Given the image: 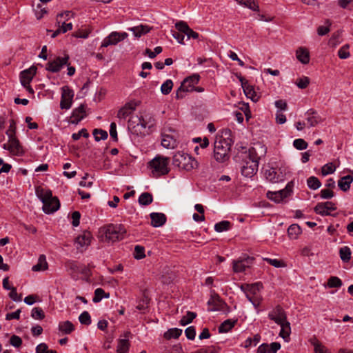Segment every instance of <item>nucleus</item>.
Segmentation results:
<instances>
[{"mask_svg":"<svg viewBox=\"0 0 353 353\" xmlns=\"http://www.w3.org/2000/svg\"><path fill=\"white\" fill-rule=\"evenodd\" d=\"M110 294L105 293V291L102 288H97L94 291V296L92 299V301L94 303H99L101 301V299L105 298H109Z\"/></svg>","mask_w":353,"mask_h":353,"instance_id":"obj_42","label":"nucleus"},{"mask_svg":"<svg viewBox=\"0 0 353 353\" xmlns=\"http://www.w3.org/2000/svg\"><path fill=\"white\" fill-rule=\"evenodd\" d=\"M161 145L165 148H174L176 145V140L170 135H162Z\"/></svg>","mask_w":353,"mask_h":353,"instance_id":"obj_35","label":"nucleus"},{"mask_svg":"<svg viewBox=\"0 0 353 353\" xmlns=\"http://www.w3.org/2000/svg\"><path fill=\"white\" fill-rule=\"evenodd\" d=\"M296 59L303 64L310 62V52L304 47H299L296 51Z\"/></svg>","mask_w":353,"mask_h":353,"instance_id":"obj_29","label":"nucleus"},{"mask_svg":"<svg viewBox=\"0 0 353 353\" xmlns=\"http://www.w3.org/2000/svg\"><path fill=\"white\" fill-rule=\"evenodd\" d=\"M336 210L335 203L331 201L319 203L314 208V212L322 216H327L330 214L331 211Z\"/></svg>","mask_w":353,"mask_h":353,"instance_id":"obj_17","label":"nucleus"},{"mask_svg":"<svg viewBox=\"0 0 353 353\" xmlns=\"http://www.w3.org/2000/svg\"><path fill=\"white\" fill-rule=\"evenodd\" d=\"M92 239V234L89 231L85 230L76 237L74 245L77 250H81L82 252L90 245Z\"/></svg>","mask_w":353,"mask_h":353,"instance_id":"obj_13","label":"nucleus"},{"mask_svg":"<svg viewBox=\"0 0 353 353\" xmlns=\"http://www.w3.org/2000/svg\"><path fill=\"white\" fill-rule=\"evenodd\" d=\"M74 330V326L70 321H62L59 323V330L64 334H69Z\"/></svg>","mask_w":353,"mask_h":353,"instance_id":"obj_34","label":"nucleus"},{"mask_svg":"<svg viewBox=\"0 0 353 353\" xmlns=\"http://www.w3.org/2000/svg\"><path fill=\"white\" fill-rule=\"evenodd\" d=\"M61 99L60 107L61 109H69L72 105L74 92L68 86H63L61 88Z\"/></svg>","mask_w":353,"mask_h":353,"instance_id":"obj_14","label":"nucleus"},{"mask_svg":"<svg viewBox=\"0 0 353 353\" xmlns=\"http://www.w3.org/2000/svg\"><path fill=\"white\" fill-rule=\"evenodd\" d=\"M236 323V320L232 321L231 319H227L224 321L218 327L219 333H225L229 332L234 326Z\"/></svg>","mask_w":353,"mask_h":353,"instance_id":"obj_36","label":"nucleus"},{"mask_svg":"<svg viewBox=\"0 0 353 353\" xmlns=\"http://www.w3.org/2000/svg\"><path fill=\"white\" fill-rule=\"evenodd\" d=\"M210 307L209 310L216 311L221 309V306L224 304L219 296L216 294L211 295L210 299L208 301Z\"/></svg>","mask_w":353,"mask_h":353,"instance_id":"obj_28","label":"nucleus"},{"mask_svg":"<svg viewBox=\"0 0 353 353\" xmlns=\"http://www.w3.org/2000/svg\"><path fill=\"white\" fill-rule=\"evenodd\" d=\"M301 233V229L297 224H292L288 229V234L291 239H296Z\"/></svg>","mask_w":353,"mask_h":353,"instance_id":"obj_37","label":"nucleus"},{"mask_svg":"<svg viewBox=\"0 0 353 353\" xmlns=\"http://www.w3.org/2000/svg\"><path fill=\"white\" fill-rule=\"evenodd\" d=\"M125 233V228L121 224H109L99 229L101 240L105 242L114 243L122 240Z\"/></svg>","mask_w":353,"mask_h":353,"instance_id":"obj_2","label":"nucleus"},{"mask_svg":"<svg viewBox=\"0 0 353 353\" xmlns=\"http://www.w3.org/2000/svg\"><path fill=\"white\" fill-rule=\"evenodd\" d=\"M37 353H57L55 350H49L46 343H40L36 347Z\"/></svg>","mask_w":353,"mask_h":353,"instance_id":"obj_57","label":"nucleus"},{"mask_svg":"<svg viewBox=\"0 0 353 353\" xmlns=\"http://www.w3.org/2000/svg\"><path fill=\"white\" fill-rule=\"evenodd\" d=\"M353 177L350 175H346L338 181V185L341 190L346 192L350 189Z\"/></svg>","mask_w":353,"mask_h":353,"instance_id":"obj_33","label":"nucleus"},{"mask_svg":"<svg viewBox=\"0 0 353 353\" xmlns=\"http://www.w3.org/2000/svg\"><path fill=\"white\" fill-rule=\"evenodd\" d=\"M336 167L333 163H328L322 167L321 173L323 176H326L327 174L334 173Z\"/></svg>","mask_w":353,"mask_h":353,"instance_id":"obj_49","label":"nucleus"},{"mask_svg":"<svg viewBox=\"0 0 353 353\" xmlns=\"http://www.w3.org/2000/svg\"><path fill=\"white\" fill-rule=\"evenodd\" d=\"M182 334V330L178 328H172L168 330L164 334L165 338L167 339H177Z\"/></svg>","mask_w":353,"mask_h":353,"instance_id":"obj_44","label":"nucleus"},{"mask_svg":"<svg viewBox=\"0 0 353 353\" xmlns=\"http://www.w3.org/2000/svg\"><path fill=\"white\" fill-rule=\"evenodd\" d=\"M196 316V314L193 312H188L186 315L183 316L181 321L180 323L181 325H186L189 323H190L194 319H195Z\"/></svg>","mask_w":353,"mask_h":353,"instance_id":"obj_46","label":"nucleus"},{"mask_svg":"<svg viewBox=\"0 0 353 353\" xmlns=\"http://www.w3.org/2000/svg\"><path fill=\"white\" fill-rule=\"evenodd\" d=\"M351 250L349 247L344 246L340 248L339 255L343 262H348L351 258Z\"/></svg>","mask_w":353,"mask_h":353,"instance_id":"obj_41","label":"nucleus"},{"mask_svg":"<svg viewBox=\"0 0 353 353\" xmlns=\"http://www.w3.org/2000/svg\"><path fill=\"white\" fill-rule=\"evenodd\" d=\"M69 56L58 57L46 64V69L51 72H58L65 65H68Z\"/></svg>","mask_w":353,"mask_h":353,"instance_id":"obj_12","label":"nucleus"},{"mask_svg":"<svg viewBox=\"0 0 353 353\" xmlns=\"http://www.w3.org/2000/svg\"><path fill=\"white\" fill-rule=\"evenodd\" d=\"M126 32H112L102 41L101 48H107L109 46L117 45L128 37Z\"/></svg>","mask_w":353,"mask_h":353,"instance_id":"obj_11","label":"nucleus"},{"mask_svg":"<svg viewBox=\"0 0 353 353\" xmlns=\"http://www.w3.org/2000/svg\"><path fill=\"white\" fill-rule=\"evenodd\" d=\"M138 103L132 101L125 104L117 112V117L119 119H125L130 115L137 108Z\"/></svg>","mask_w":353,"mask_h":353,"instance_id":"obj_23","label":"nucleus"},{"mask_svg":"<svg viewBox=\"0 0 353 353\" xmlns=\"http://www.w3.org/2000/svg\"><path fill=\"white\" fill-rule=\"evenodd\" d=\"M73 14L70 11H65L64 12H61L57 14V22L59 24L62 22L61 19L63 18L64 21H68L70 16H72Z\"/></svg>","mask_w":353,"mask_h":353,"instance_id":"obj_61","label":"nucleus"},{"mask_svg":"<svg viewBox=\"0 0 353 353\" xmlns=\"http://www.w3.org/2000/svg\"><path fill=\"white\" fill-rule=\"evenodd\" d=\"M310 84V79L307 77L298 79L296 85L301 89L306 88Z\"/></svg>","mask_w":353,"mask_h":353,"instance_id":"obj_58","label":"nucleus"},{"mask_svg":"<svg viewBox=\"0 0 353 353\" xmlns=\"http://www.w3.org/2000/svg\"><path fill=\"white\" fill-rule=\"evenodd\" d=\"M239 4L244 6L245 7L253 10L259 11V6L255 0H235Z\"/></svg>","mask_w":353,"mask_h":353,"instance_id":"obj_38","label":"nucleus"},{"mask_svg":"<svg viewBox=\"0 0 353 353\" xmlns=\"http://www.w3.org/2000/svg\"><path fill=\"white\" fill-rule=\"evenodd\" d=\"M294 187L293 181L289 182L285 188L283 190L276 192L268 191L267 192V197L274 201L276 203L281 202L285 198L288 197L292 192V189Z\"/></svg>","mask_w":353,"mask_h":353,"instance_id":"obj_8","label":"nucleus"},{"mask_svg":"<svg viewBox=\"0 0 353 353\" xmlns=\"http://www.w3.org/2000/svg\"><path fill=\"white\" fill-rule=\"evenodd\" d=\"M162 52V48L160 46H157L154 48V51H152L150 49L147 48L145 50V54L148 55L150 59H154L157 54H160Z\"/></svg>","mask_w":353,"mask_h":353,"instance_id":"obj_63","label":"nucleus"},{"mask_svg":"<svg viewBox=\"0 0 353 353\" xmlns=\"http://www.w3.org/2000/svg\"><path fill=\"white\" fill-rule=\"evenodd\" d=\"M175 27L179 32L185 34L188 39L192 38L196 39L199 37V34L192 30L188 23L183 21L176 22Z\"/></svg>","mask_w":353,"mask_h":353,"instance_id":"obj_21","label":"nucleus"},{"mask_svg":"<svg viewBox=\"0 0 353 353\" xmlns=\"http://www.w3.org/2000/svg\"><path fill=\"white\" fill-rule=\"evenodd\" d=\"M173 165L180 170L190 171L197 168L199 163L194 157L188 154L178 152L173 157Z\"/></svg>","mask_w":353,"mask_h":353,"instance_id":"obj_5","label":"nucleus"},{"mask_svg":"<svg viewBox=\"0 0 353 353\" xmlns=\"http://www.w3.org/2000/svg\"><path fill=\"white\" fill-rule=\"evenodd\" d=\"M15 134H16V122L14 121V119H11L10 121V126H9L8 130L6 131V134L8 135V137H16Z\"/></svg>","mask_w":353,"mask_h":353,"instance_id":"obj_60","label":"nucleus"},{"mask_svg":"<svg viewBox=\"0 0 353 353\" xmlns=\"http://www.w3.org/2000/svg\"><path fill=\"white\" fill-rule=\"evenodd\" d=\"M145 256V248L141 245H136L134 248V257L136 259H142Z\"/></svg>","mask_w":353,"mask_h":353,"instance_id":"obj_53","label":"nucleus"},{"mask_svg":"<svg viewBox=\"0 0 353 353\" xmlns=\"http://www.w3.org/2000/svg\"><path fill=\"white\" fill-rule=\"evenodd\" d=\"M281 326L279 336L282 337L285 341L288 342L290 340V335L291 333L290 323L288 321L279 324Z\"/></svg>","mask_w":353,"mask_h":353,"instance_id":"obj_31","label":"nucleus"},{"mask_svg":"<svg viewBox=\"0 0 353 353\" xmlns=\"http://www.w3.org/2000/svg\"><path fill=\"white\" fill-rule=\"evenodd\" d=\"M93 135L97 141H99L100 140H105L108 138V132L105 130L101 129L94 130Z\"/></svg>","mask_w":353,"mask_h":353,"instance_id":"obj_48","label":"nucleus"},{"mask_svg":"<svg viewBox=\"0 0 353 353\" xmlns=\"http://www.w3.org/2000/svg\"><path fill=\"white\" fill-rule=\"evenodd\" d=\"M150 30V27L143 24L128 28V30L132 32L136 37H141L142 35L149 32Z\"/></svg>","mask_w":353,"mask_h":353,"instance_id":"obj_30","label":"nucleus"},{"mask_svg":"<svg viewBox=\"0 0 353 353\" xmlns=\"http://www.w3.org/2000/svg\"><path fill=\"white\" fill-rule=\"evenodd\" d=\"M37 68L34 65H32L28 69L22 71L20 74V81L23 86H26L30 84L33 77L36 74Z\"/></svg>","mask_w":353,"mask_h":353,"instance_id":"obj_22","label":"nucleus"},{"mask_svg":"<svg viewBox=\"0 0 353 353\" xmlns=\"http://www.w3.org/2000/svg\"><path fill=\"white\" fill-rule=\"evenodd\" d=\"M173 87V82L171 79L166 80L161 86V92L163 94H168Z\"/></svg>","mask_w":353,"mask_h":353,"instance_id":"obj_47","label":"nucleus"},{"mask_svg":"<svg viewBox=\"0 0 353 353\" xmlns=\"http://www.w3.org/2000/svg\"><path fill=\"white\" fill-rule=\"evenodd\" d=\"M239 81L241 83V86L243 88V92L245 96L250 99L252 101L256 102L259 99V96L254 91V87L250 85L243 77H240Z\"/></svg>","mask_w":353,"mask_h":353,"instance_id":"obj_19","label":"nucleus"},{"mask_svg":"<svg viewBox=\"0 0 353 353\" xmlns=\"http://www.w3.org/2000/svg\"><path fill=\"white\" fill-rule=\"evenodd\" d=\"M281 348V344L278 342L261 344L257 349L256 353H276Z\"/></svg>","mask_w":353,"mask_h":353,"instance_id":"obj_26","label":"nucleus"},{"mask_svg":"<svg viewBox=\"0 0 353 353\" xmlns=\"http://www.w3.org/2000/svg\"><path fill=\"white\" fill-rule=\"evenodd\" d=\"M79 320L83 325H88L91 323V317L87 311H84L80 314Z\"/></svg>","mask_w":353,"mask_h":353,"instance_id":"obj_52","label":"nucleus"},{"mask_svg":"<svg viewBox=\"0 0 353 353\" xmlns=\"http://www.w3.org/2000/svg\"><path fill=\"white\" fill-rule=\"evenodd\" d=\"M231 228V223L228 221H222L214 225V230L217 232L229 230Z\"/></svg>","mask_w":353,"mask_h":353,"instance_id":"obj_43","label":"nucleus"},{"mask_svg":"<svg viewBox=\"0 0 353 353\" xmlns=\"http://www.w3.org/2000/svg\"><path fill=\"white\" fill-rule=\"evenodd\" d=\"M86 117L85 105L81 104L77 108L74 109L72 112L71 117V122L77 124L83 119Z\"/></svg>","mask_w":353,"mask_h":353,"instance_id":"obj_25","label":"nucleus"},{"mask_svg":"<svg viewBox=\"0 0 353 353\" xmlns=\"http://www.w3.org/2000/svg\"><path fill=\"white\" fill-rule=\"evenodd\" d=\"M314 353H330L328 350L318 341L314 343Z\"/></svg>","mask_w":353,"mask_h":353,"instance_id":"obj_59","label":"nucleus"},{"mask_svg":"<svg viewBox=\"0 0 353 353\" xmlns=\"http://www.w3.org/2000/svg\"><path fill=\"white\" fill-rule=\"evenodd\" d=\"M48 268V265L46 261V256L41 254L39 257L37 263L32 266V270L34 272L44 271L46 270Z\"/></svg>","mask_w":353,"mask_h":353,"instance_id":"obj_32","label":"nucleus"},{"mask_svg":"<svg viewBox=\"0 0 353 353\" xmlns=\"http://www.w3.org/2000/svg\"><path fill=\"white\" fill-rule=\"evenodd\" d=\"M268 318L278 325L288 321L286 312L280 305H276L268 313Z\"/></svg>","mask_w":353,"mask_h":353,"instance_id":"obj_15","label":"nucleus"},{"mask_svg":"<svg viewBox=\"0 0 353 353\" xmlns=\"http://www.w3.org/2000/svg\"><path fill=\"white\" fill-rule=\"evenodd\" d=\"M10 343L12 346L19 347L22 344V340L19 336L13 335L10 339Z\"/></svg>","mask_w":353,"mask_h":353,"instance_id":"obj_64","label":"nucleus"},{"mask_svg":"<svg viewBox=\"0 0 353 353\" xmlns=\"http://www.w3.org/2000/svg\"><path fill=\"white\" fill-rule=\"evenodd\" d=\"M154 125V119L149 117L145 119L143 117H132L128 121V128L132 130L133 133H142V130L145 128H151Z\"/></svg>","mask_w":353,"mask_h":353,"instance_id":"obj_6","label":"nucleus"},{"mask_svg":"<svg viewBox=\"0 0 353 353\" xmlns=\"http://www.w3.org/2000/svg\"><path fill=\"white\" fill-rule=\"evenodd\" d=\"M31 316L34 319L41 320L44 319L45 314L41 307H34L32 310Z\"/></svg>","mask_w":353,"mask_h":353,"instance_id":"obj_55","label":"nucleus"},{"mask_svg":"<svg viewBox=\"0 0 353 353\" xmlns=\"http://www.w3.org/2000/svg\"><path fill=\"white\" fill-rule=\"evenodd\" d=\"M130 342L128 339H119L117 348V352L128 353Z\"/></svg>","mask_w":353,"mask_h":353,"instance_id":"obj_39","label":"nucleus"},{"mask_svg":"<svg viewBox=\"0 0 353 353\" xmlns=\"http://www.w3.org/2000/svg\"><path fill=\"white\" fill-rule=\"evenodd\" d=\"M151 225L153 227H161L166 222V216L163 213L152 212L150 214Z\"/></svg>","mask_w":353,"mask_h":353,"instance_id":"obj_27","label":"nucleus"},{"mask_svg":"<svg viewBox=\"0 0 353 353\" xmlns=\"http://www.w3.org/2000/svg\"><path fill=\"white\" fill-rule=\"evenodd\" d=\"M349 45L346 44L343 46L338 51V55L340 59H345L350 57V54L349 52Z\"/></svg>","mask_w":353,"mask_h":353,"instance_id":"obj_51","label":"nucleus"},{"mask_svg":"<svg viewBox=\"0 0 353 353\" xmlns=\"http://www.w3.org/2000/svg\"><path fill=\"white\" fill-rule=\"evenodd\" d=\"M265 176L270 183H276L285 180V174L281 168L272 167L265 170Z\"/></svg>","mask_w":353,"mask_h":353,"instance_id":"obj_10","label":"nucleus"},{"mask_svg":"<svg viewBox=\"0 0 353 353\" xmlns=\"http://www.w3.org/2000/svg\"><path fill=\"white\" fill-rule=\"evenodd\" d=\"M329 288H340L342 285L341 280L336 276H331L327 281Z\"/></svg>","mask_w":353,"mask_h":353,"instance_id":"obj_50","label":"nucleus"},{"mask_svg":"<svg viewBox=\"0 0 353 353\" xmlns=\"http://www.w3.org/2000/svg\"><path fill=\"white\" fill-rule=\"evenodd\" d=\"M232 131L224 129L216 137L214 148V157L216 161L222 163L229 159V152L232 143Z\"/></svg>","mask_w":353,"mask_h":353,"instance_id":"obj_1","label":"nucleus"},{"mask_svg":"<svg viewBox=\"0 0 353 353\" xmlns=\"http://www.w3.org/2000/svg\"><path fill=\"white\" fill-rule=\"evenodd\" d=\"M293 145L297 150H302L307 148V143L303 139H296L293 141Z\"/></svg>","mask_w":353,"mask_h":353,"instance_id":"obj_56","label":"nucleus"},{"mask_svg":"<svg viewBox=\"0 0 353 353\" xmlns=\"http://www.w3.org/2000/svg\"><path fill=\"white\" fill-rule=\"evenodd\" d=\"M153 201L152 195L149 192H143L139 197V203L142 205H148Z\"/></svg>","mask_w":353,"mask_h":353,"instance_id":"obj_40","label":"nucleus"},{"mask_svg":"<svg viewBox=\"0 0 353 353\" xmlns=\"http://www.w3.org/2000/svg\"><path fill=\"white\" fill-rule=\"evenodd\" d=\"M259 165L255 161H245L243 165L241 168V173L246 177H252L258 170Z\"/></svg>","mask_w":353,"mask_h":353,"instance_id":"obj_20","label":"nucleus"},{"mask_svg":"<svg viewBox=\"0 0 353 353\" xmlns=\"http://www.w3.org/2000/svg\"><path fill=\"white\" fill-rule=\"evenodd\" d=\"M253 259L250 257H241L232 262L233 271L236 273L244 272L246 268H249L252 262Z\"/></svg>","mask_w":353,"mask_h":353,"instance_id":"obj_18","label":"nucleus"},{"mask_svg":"<svg viewBox=\"0 0 353 353\" xmlns=\"http://www.w3.org/2000/svg\"><path fill=\"white\" fill-rule=\"evenodd\" d=\"M267 152V148L260 142L254 143L248 150V157L250 161H255L259 165V160L264 157Z\"/></svg>","mask_w":353,"mask_h":353,"instance_id":"obj_9","label":"nucleus"},{"mask_svg":"<svg viewBox=\"0 0 353 353\" xmlns=\"http://www.w3.org/2000/svg\"><path fill=\"white\" fill-rule=\"evenodd\" d=\"M170 159L161 155H157L148 163V167L152 170L154 177H159L167 174L170 172L168 167Z\"/></svg>","mask_w":353,"mask_h":353,"instance_id":"obj_4","label":"nucleus"},{"mask_svg":"<svg viewBox=\"0 0 353 353\" xmlns=\"http://www.w3.org/2000/svg\"><path fill=\"white\" fill-rule=\"evenodd\" d=\"M199 74H193L185 78L176 90V98L183 99L185 97L186 92L194 91L195 85L199 81Z\"/></svg>","mask_w":353,"mask_h":353,"instance_id":"obj_7","label":"nucleus"},{"mask_svg":"<svg viewBox=\"0 0 353 353\" xmlns=\"http://www.w3.org/2000/svg\"><path fill=\"white\" fill-rule=\"evenodd\" d=\"M260 339H261V336L259 334H255L254 336V337L252 339V338H248L245 341V345L244 347L245 348H248L250 346H251L252 344L254 345H256L259 341H260Z\"/></svg>","mask_w":353,"mask_h":353,"instance_id":"obj_54","label":"nucleus"},{"mask_svg":"<svg viewBox=\"0 0 353 353\" xmlns=\"http://www.w3.org/2000/svg\"><path fill=\"white\" fill-rule=\"evenodd\" d=\"M307 186L312 190H317L321 185V183L319 179L316 176H310L307 180Z\"/></svg>","mask_w":353,"mask_h":353,"instance_id":"obj_45","label":"nucleus"},{"mask_svg":"<svg viewBox=\"0 0 353 353\" xmlns=\"http://www.w3.org/2000/svg\"><path fill=\"white\" fill-rule=\"evenodd\" d=\"M3 148L8 150L12 155L23 154L22 146L16 137H8V142L3 144Z\"/></svg>","mask_w":353,"mask_h":353,"instance_id":"obj_16","label":"nucleus"},{"mask_svg":"<svg viewBox=\"0 0 353 353\" xmlns=\"http://www.w3.org/2000/svg\"><path fill=\"white\" fill-rule=\"evenodd\" d=\"M36 194L43 203V210L46 214L56 212L60 208V203L57 197L52 196V192L38 187Z\"/></svg>","mask_w":353,"mask_h":353,"instance_id":"obj_3","label":"nucleus"},{"mask_svg":"<svg viewBox=\"0 0 353 353\" xmlns=\"http://www.w3.org/2000/svg\"><path fill=\"white\" fill-rule=\"evenodd\" d=\"M264 260L275 268L285 267V263L281 260L272 259L269 258H265Z\"/></svg>","mask_w":353,"mask_h":353,"instance_id":"obj_62","label":"nucleus"},{"mask_svg":"<svg viewBox=\"0 0 353 353\" xmlns=\"http://www.w3.org/2000/svg\"><path fill=\"white\" fill-rule=\"evenodd\" d=\"M306 120L310 127H314L322 121L321 117L314 109H310L305 112Z\"/></svg>","mask_w":353,"mask_h":353,"instance_id":"obj_24","label":"nucleus"}]
</instances>
